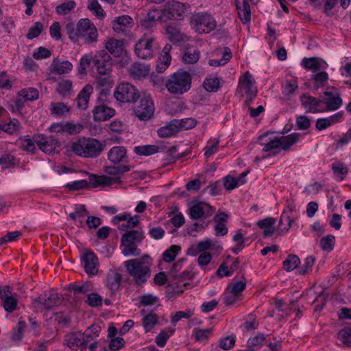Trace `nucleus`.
<instances>
[{
  "label": "nucleus",
  "instance_id": "obj_29",
  "mask_svg": "<svg viewBox=\"0 0 351 351\" xmlns=\"http://www.w3.org/2000/svg\"><path fill=\"white\" fill-rule=\"evenodd\" d=\"M130 74L134 79L139 80L148 75L149 69L143 64L136 62L131 65Z\"/></svg>",
  "mask_w": 351,
  "mask_h": 351
},
{
  "label": "nucleus",
  "instance_id": "obj_30",
  "mask_svg": "<svg viewBox=\"0 0 351 351\" xmlns=\"http://www.w3.org/2000/svg\"><path fill=\"white\" fill-rule=\"evenodd\" d=\"M123 40L110 39L106 44V48L108 51L115 57L121 56L123 51Z\"/></svg>",
  "mask_w": 351,
  "mask_h": 351
},
{
  "label": "nucleus",
  "instance_id": "obj_23",
  "mask_svg": "<svg viewBox=\"0 0 351 351\" xmlns=\"http://www.w3.org/2000/svg\"><path fill=\"white\" fill-rule=\"evenodd\" d=\"M183 128H189V127H185L183 122L174 119L167 125L158 129V134L160 137H169L175 134Z\"/></svg>",
  "mask_w": 351,
  "mask_h": 351
},
{
  "label": "nucleus",
  "instance_id": "obj_58",
  "mask_svg": "<svg viewBox=\"0 0 351 351\" xmlns=\"http://www.w3.org/2000/svg\"><path fill=\"white\" fill-rule=\"evenodd\" d=\"M335 244V237L328 235L320 240V245L322 250L330 252L333 249Z\"/></svg>",
  "mask_w": 351,
  "mask_h": 351
},
{
  "label": "nucleus",
  "instance_id": "obj_19",
  "mask_svg": "<svg viewBox=\"0 0 351 351\" xmlns=\"http://www.w3.org/2000/svg\"><path fill=\"white\" fill-rule=\"evenodd\" d=\"M84 263V270L90 275H95L97 273L98 259L97 256L90 250H86L82 256Z\"/></svg>",
  "mask_w": 351,
  "mask_h": 351
},
{
  "label": "nucleus",
  "instance_id": "obj_38",
  "mask_svg": "<svg viewBox=\"0 0 351 351\" xmlns=\"http://www.w3.org/2000/svg\"><path fill=\"white\" fill-rule=\"evenodd\" d=\"M159 147L154 145L136 146L134 152L138 156H150L158 152Z\"/></svg>",
  "mask_w": 351,
  "mask_h": 351
},
{
  "label": "nucleus",
  "instance_id": "obj_45",
  "mask_svg": "<svg viewBox=\"0 0 351 351\" xmlns=\"http://www.w3.org/2000/svg\"><path fill=\"white\" fill-rule=\"evenodd\" d=\"M21 128L22 127L19 121L16 119H13L8 124L2 125V130L9 134H13L18 132Z\"/></svg>",
  "mask_w": 351,
  "mask_h": 351
},
{
  "label": "nucleus",
  "instance_id": "obj_50",
  "mask_svg": "<svg viewBox=\"0 0 351 351\" xmlns=\"http://www.w3.org/2000/svg\"><path fill=\"white\" fill-rule=\"evenodd\" d=\"M75 5L76 3L74 1H67L56 7V12L60 15H66L69 14Z\"/></svg>",
  "mask_w": 351,
  "mask_h": 351
},
{
  "label": "nucleus",
  "instance_id": "obj_25",
  "mask_svg": "<svg viewBox=\"0 0 351 351\" xmlns=\"http://www.w3.org/2000/svg\"><path fill=\"white\" fill-rule=\"evenodd\" d=\"M101 332V327L97 324H93L89 326L84 333H82V343L84 348H86V345L90 341L98 337Z\"/></svg>",
  "mask_w": 351,
  "mask_h": 351
},
{
  "label": "nucleus",
  "instance_id": "obj_9",
  "mask_svg": "<svg viewBox=\"0 0 351 351\" xmlns=\"http://www.w3.org/2000/svg\"><path fill=\"white\" fill-rule=\"evenodd\" d=\"M184 10L182 3L178 1H169L165 4V8L160 12L158 19L164 23L170 20H178L182 16Z\"/></svg>",
  "mask_w": 351,
  "mask_h": 351
},
{
  "label": "nucleus",
  "instance_id": "obj_36",
  "mask_svg": "<svg viewBox=\"0 0 351 351\" xmlns=\"http://www.w3.org/2000/svg\"><path fill=\"white\" fill-rule=\"evenodd\" d=\"M144 233L142 230H134L125 232L123 234L121 239L128 240L130 242L141 243L144 239Z\"/></svg>",
  "mask_w": 351,
  "mask_h": 351
},
{
  "label": "nucleus",
  "instance_id": "obj_59",
  "mask_svg": "<svg viewBox=\"0 0 351 351\" xmlns=\"http://www.w3.org/2000/svg\"><path fill=\"white\" fill-rule=\"evenodd\" d=\"M43 30V23L40 22H36L34 25L29 29L26 37L30 40L36 38L40 34Z\"/></svg>",
  "mask_w": 351,
  "mask_h": 351
},
{
  "label": "nucleus",
  "instance_id": "obj_28",
  "mask_svg": "<svg viewBox=\"0 0 351 351\" xmlns=\"http://www.w3.org/2000/svg\"><path fill=\"white\" fill-rule=\"evenodd\" d=\"M342 118V114L339 112L328 118L318 119L316 121L315 128L321 131L326 129L332 124L337 123Z\"/></svg>",
  "mask_w": 351,
  "mask_h": 351
},
{
  "label": "nucleus",
  "instance_id": "obj_54",
  "mask_svg": "<svg viewBox=\"0 0 351 351\" xmlns=\"http://www.w3.org/2000/svg\"><path fill=\"white\" fill-rule=\"evenodd\" d=\"M158 322V317L154 313H149L143 319V324L146 330H152Z\"/></svg>",
  "mask_w": 351,
  "mask_h": 351
},
{
  "label": "nucleus",
  "instance_id": "obj_37",
  "mask_svg": "<svg viewBox=\"0 0 351 351\" xmlns=\"http://www.w3.org/2000/svg\"><path fill=\"white\" fill-rule=\"evenodd\" d=\"M300 134L293 133L288 136L279 138L280 147L284 150H288L291 145L295 144L299 139Z\"/></svg>",
  "mask_w": 351,
  "mask_h": 351
},
{
  "label": "nucleus",
  "instance_id": "obj_13",
  "mask_svg": "<svg viewBox=\"0 0 351 351\" xmlns=\"http://www.w3.org/2000/svg\"><path fill=\"white\" fill-rule=\"evenodd\" d=\"M320 99L322 101L323 112L337 110L343 102L339 93L330 91H325L323 98Z\"/></svg>",
  "mask_w": 351,
  "mask_h": 351
},
{
  "label": "nucleus",
  "instance_id": "obj_18",
  "mask_svg": "<svg viewBox=\"0 0 351 351\" xmlns=\"http://www.w3.org/2000/svg\"><path fill=\"white\" fill-rule=\"evenodd\" d=\"M255 82L249 71H246L245 74L239 78L237 91L245 90L246 95L256 97L257 95V88L254 86Z\"/></svg>",
  "mask_w": 351,
  "mask_h": 351
},
{
  "label": "nucleus",
  "instance_id": "obj_11",
  "mask_svg": "<svg viewBox=\"0 0 351 351\" xmlns=\"http://www.w3.org/2000/svg\"><path fill=\"white\" fill-rule=\"evenodd\" d=\"M93 62L100 75H107L112 70V60L104 50L99 51L93 58Z\"/></svg>",
  "mask_w": 351,
  "mask_h": 351
},
{
  "label": "nucleus",
  "instance_id": "obj_24",
  "mask_svg": "<svg viewBox=\"0 0 351 351\" xmlns=\"http://www.w3.org/2000/svg\"><path fill=\"white\" fill-rule=\"evenodd\" d=\"M93 92V87L86 84L79 93L77 97V106L80 110H86L88 108L90 96Z\"/></svg>",
  "mask_w": 351,
  "mask_h": 351
},
{
  "label": "nucleus",
  "instance_id": "obj_10",
  "mask_svg": "<svg viewBox=\"0 0 351 351\" xmlns=\"http://www.w3.org/2000/svg\"><path fill=\"white\" fill-rule=\"evenodd\" d=\"M193 20L195 31L200 34L210 33L217 25L215 19L206 12L194 14Z\"/></svg>",
  "mask_w": 351,
  "mask_h": 351
},
{
  "label": "nucleus",
  "instance_id": "obj_60",
  "mask_svg": "<svg viewBox=\"0 0 351 351\" xmlns=\"http://www.w3.org/2000/svg\"><path fill=\"white\" fill-rule=\"evenodd\" d=\"M235 344V336H228L220 339L219 346L223 350H228L234 347Z\"/></svg>",
  "mask_w": 351,
  "mask_h": 351
},
{
  "label": "nucleus",
  "instance_id": "obj_35",
  "mask_svg": "<svg viewBox=\"0 0 351 351\" xmlns=\"http://www.w3.org/2000/svg\"><path fill=\"white\" fill-rule=\"evenodd\" d=\"M166 32L168 39L175 43L183 42L186 37L184 34L180 32L179 29L171 25L167 27Z\"/></svg>",
  "mask_w": 351,
  "mask_h": 351
},
{
  "label": "nucleus",
  "instance_id": "obj_4",
  "mask_svg": "<svg viewBox=\"0 0 351 351\" xmlns=\"http://www.w3.org/2000/svg\"><path fill=\"white\" fill-rule=\"evenodd\" d=\"M192 77L189 73L179 70L173 73L165 82L167 90L173 95H182L191 86Z\"/></svg>",
  "mask_w": 351,
  "mask_h": 351
},
{
  "label": "nucleus",
  "instance_id": "obj_5",
  "mask_svg": "<svg viewBox=\"0 0 351 351\" xmlns=\"http://www.w3.org/2000/svg\"><path fill=\"white\" fill-rule=\"evenodd\" d=\"M159 49L156 38L148 34H144L136 43L134 52L136 56L143 60H149L154 57Z\"/></svg>",
  "mask_w": 351,
  "mask_h": 351
},
{
  "label": "nucleus",
  "instance_id": "obj_3",
  "mask_svg": "<svg viewBox=\"0 0 351 351\" xmlns=\"http://www.w3.org/2000/svg\"><path fill=\"white\" fill-rule=\"evenodd\" d=\"M105 144L92 138H79L71 144V150L84 158H96L103 152Z\"/></svg>",
  "mask_w": 351,
  "mask_h": 351
},
{
  "label": "nucleus",
  "instance_id": "obj_64",
  "mask_svg": "<svg viewBox=\"0 0 351 351\" xmlns=\"http://www.w3.org/2000/svg\"><path fill=\"white\" fill-rule=\"evenodd\" d=\"M333 169L334 173L336 176H337L341 180H343L345 176L348 173V169L346 167H344L343 164L337 163L334 164L332 167Z\"/></svg>",
  "mask_w": 351,
  "mask_h": 351
},
{
  "label": "nucleus",
  "instance_id": "obj_49",
  "mask_svg": "<svg viewBox=\"0 0 351 351\" xmlns=\"http://www.w3.org/2000/svg\"><path fill=\"white\" fill-rule=\"evenodd\" d=\"M314 88L318 90L319 88L324 86L328 80V73L325 71H322L313 75Z\"/></svg>",
  "mask_w": 351,
  "mask_h": 351
},
{
  "label": "nucleus",
  "instance_id": "obj_61",
  "mask_svg": "<svg viewBox=\"0 0 351 351\" xmlns=\"http://www.w3.org/2000/svg\"><path fill=\"white\" fill-rule=\"evenodd\" d=\"M72 88V82L66 80L58 83L57 91L62 95H66L70 93Z\"/></svg>",
  "mask_w": 351,
  "mask_h": 351
},
{
  "label": "nucleus",
  "instance_id": "obj_62",
  "mask_svg": "<svg viewBox=\"0 0 351 351\" xmlns=\"http://www.w3.org/2000/svg\"><path fill=\"white\" fill-rule=\"evenodd\" d=\"M266 341V338L263 334H258L254 337L250 339L247 341V348H254L256 346H261L264 342Z\"/></svg>",
  "mask_w": 351,
  "mask_h": 351
},
{
  "label": "nucleus",
  "instance_id": "obj_47",
  "mask_svg": "<svg viewBox=\"0 0 351 351\" xmlns=\"http://www.w3.org/2000/svg\"><path fill=\"white\" fill-rule=\"evenodd\" d=\"M242 278L245 280L244 276H242ZM246 287L245 280L237 281L232 283L228 285L227 290L230 291V292L233 294L234 296H238L239 294L243 291Z\"/></svg>",
  "mask_w": 351,
  "mask_h": 351
},
{
  "label": "nucleus",
  "instance_id": "obj_15",
  "mask_svg": "<svg viewBox=\"0 0 351 351\" xmlns=\"http://www.w3.org/2000/svg\"><path fill=\"white\" fill-rule=\"evenodd\" d=\"M93 119L96 121H105L115 114V110L101 103L100 97L98 98L97 105L93 110Z\"/></svg>",
  "mask_w": 351,
  "mask_h": 351
},
{
  "label": "nucleus",
  "instance_id": "obj_57",
  "mask_svg": "<svg viewBox=\"0 0 351 351\" xmlns=\"http://www.w3.org/2000/svg\"><path fill=\"white\" fill-rule=\"evenodd\" d=\"M212 329H199L195 328L193 329V335L195 337V339L197 341H202L207 340L208 335L211 333Z\"/></svg>",
  "mask_w": 351,
  "mask_h": 351
},
{
  "label": "nucleus",
  "instance_id": "obj_43",
  "mask_svg": "<svg viewBox=\"0 0 351 351\" xmlns=\"http://www.w3.org/2000/svg\"><path fill=\"white\" fill-rule=\"evenodd\" d=\"M300 263L299 257L294 254H289L283 262V267L286 271H290L295 269Z\"/></svg>",
  "mask_w": 351,
  "mask_h": 351
},
{
  "label": "nucleus",
  "instance_id": "obj_34",
  "mask_svg": "<svg viewBox=\"0 0 351 351\" xmlns=\"http://www.w3.org/2000/svg\"><path fill=\"white\" fill-rule=\"evenodd\" d=\"M121 247L122 253L125 256L130 255L138 256L141 253L135 243L130 242L126 239H121Z\"/></svg>",
  "mask_w": 351,
  "mask_h": 351
},
{
  "label": "nucleus",
  "instance_id": "obj_16",
  "mask_svg": "<svg viewBox=\"0 0 351 351\" xmlns=\"http://www.w3.org/2000/svg\"><path fill=\"white\" fill-rule=\"evenodd\" d=\"M34 140L39 149L47 154L54 152L57 146L60 145L57 140L43 134H34Z\"/></svg>",
  "mask_w": 351,
  "mask_h": 351
},
{
  "label": "nucleus",
  "instance_id": "obj_17",
  "mask_svg": "<svg viewBox=\"0 0 351 351\" xmlns=\"http://www.w3.org/2000/svg\"><path fill=\"white\" fill-rule=\"evenodd\" d=\"M0 299L5 311L12 313L16 310L18 300L13 295L9 286H4L0 289Z\"/></svg>",
  "mask_w": 351,
  "mask_h": 351
},
{
  "label": "nucleus",
  "instance_id": "obj_14",
  "mask_svg": "<svg viewBox=\"0 0 351 351\" xmlns=\"http://www.w3.org/2000/svg\"><path fill=\"white\" fill-rule=\"evenodd\" d=\"M133 25V20L128 15H123L117 17L112 22V27L117 34L127 36L129 34Z\"/></svg>",
  "mask_w": 351,
  "mask_h": 351
},
{
  "label": "nucleus",
  "instance_id": "obj_51",
  "mask_svg": "<svg viewBox=\"0 0 351 351\" xmlns=\"http://www.w3.org/2000/svg\"><path fill=\"white\" fill-rule=\"evenodd\" d=\"M19 95L25 101H34L38 98V91L34 88L23 89L20 91Z\"/></svg>",
  "mask_w": 351,
  "mask_h": 351
},
{
  "label": "nucleus",
  "instance_id": "obj_53",
  "mask_svg": "<svg viewBox=\"0 0 351 351\" xmlns=\"http://www.w3.org/2000/svg\"><path fill=\"white\" fill-rule=\"evenodd\" d=\"M338 339L345 345L351 347V328H344L338 332Z\"/></svg>",
  "mask_w": 351,
  "mask_h": 351
},
{
  "label": "nucleus",
  "instance_id": "obj_55",
  "mask_svg": "<svg viewBox=\"0 0 351 351\" xmlns=\"http://www.w3.org/2000/svg\"><path fill=\"white\" fill-rule=\"evenodd\" d=\"M203 85L207 91L216 92L219 88V81L217 77L206 78Z\"/></svg>",
  "mask_w": 351,
  "mask_h": 351
},
{
  "label": "nucleus",
  "instance_id": "obj_20",
  "mask_svg": "<svg viewBox=\"0 0 351 351\" xmlns=\"http://www.w3.org/2000/svg\"><path fill=\"white\" fill-rule=\"evenodd\" d=\"M300 100L303 107L306 109V112H323L322 101L320 99L303 95L300 97Z\"/></svg>",
  "mask_w": 351,
  "mask_h": 351
},
{
  "label": "nucleus",
  "instance_id": "obj_63",
  "mask_svg": "<svg viewBox=\"0 0 351 351\" xmlns=\"http://www.w3.org/2000/svg\"><path fill=\"white\" fill-rule=\"evenodd\" d=\"M102 298L97 293H90L87 296V303L90 306H100L102 304Z\"/></svg>",
  "mask_w": 351,
  "mask_h": 351
},
{
  "label": "nucleus",
  "instance_id": "obj_1",
  "mask_svg": "<svg viewBox=\"0 0 351 351\" xmlns=\"http://www.w3.org/2000/svg\"><path fill=\"white\" fill-rule=\"evenodd\" d=\"M65 29L69 38L74 42L79 38L84 40L86 43H92L97 40V28L88 19H80L76 25L73 23H68Z\"/></svg>",
  "mask_w": 351,
  "mask_h": 351
},
{
  "label": "nucleus",
  "instance_id": "obj_40",
  "mask_svg": "<svg viewBox=\"0 0 351 351\" xmlns=\"http://www.w3.org/2000/svg\"><path fill=\"white\" fill-rule=\"evenodd\" d=\"M286 215L287 211H284L280 219L277 230L278 231V235H281L287 232L291 226V223L293 221L292 219H290L289 216H286Z\"/></svg>",
  "mask_w": 351,
  "mask_h": 351
},
{
  "label": "nucleus",
  "instance_id": "obj_26",
  "mask_svg": "<svg viewBox=\"0 0 351 351\" xmlns=\"http://www.w3.org/2000/svg\"><path fill=\"white\" fill-rule=\"evenodd\" d=\"M121 280L122 276L121 274L115 270L110 271L107 275L106 285L112 292L114 293L119 289Z\"/></svg>",
  "mask_w": 351,
  "mask_h": 351
},
{
  "label": "nucleus",
  "instance_id": "obj_48",
  "mask_svg": "<svg viewBox=\"0 0 351 351\" xmlns=\"http://www.w3.org/2000/svg\"><path fill=\"white\" fill-rule=\"evenodd\" d=\"M181 248L179 245H172L169 249L165 251L162 255V258L165 262H172L177 256Z\"/></svg>",
  "mask_w": 351,
  "mask_h": 351
},
{
  "label": "nucleus",
  "instance_id": "obj_31",
  "mask_svg": "<svg viewBox=\"0 0 351 351\" xmlns=\"http://www.w3.org/2000/svg\"><path fill=\"white\" fill-rule=\"evenodd\" d=\"M158 16H160V11L151 10L141 20V26L147 29L152 28L156 25V21L159 20Z\"/></svg>",
  "mask_w": 351,
  "mask_h": 351
},
{
  "label": "nucleus",
  "instance_id": "obj_52",
  "mask_svg": "<svg viewBox=\"0 0 351 351\" xmlns=\"http://www.w3.org/2000/svg\"><path fill=\"white\" fill-rule=\"evenodd\" d=\"M87 8L98 18H103L104 16V10L97 0H88Z\"/></svg>",
  "mask_w": 351,
  "mask_h": 351
},
{
  "label": "nucleus",
  "instance_id": "obj_44",
  "mask_svg": "<svg viewBox=\"0 0 351 351\" xmlns=\"http://www.w3.org/2000/svg\"><path fill=\"white\" fill-rule=\"evenodd\" d=\"M92 284L86 282L82 285H70L69 290L74 294H85L92 290Z\"/></svg>",
  "mask_w": 351,
  "mask_h": 351
},
{
  "label": "nucleus",
  "instance_id": "obj_6",
  "mask_svg": "<svg viewBox=\"0 0 351 351\" xmlns=\"http://www.w3.org/2000/svg\"><path fill=\"white\" fill-rule=\"evenodd\" d=\"M62 301L61 296L57 293L48 292L34 299L32 308L35 312L42 311L44 309L49 310L60 305Z\"/></svg>",
  "mask_w": 351,
  "mask_h": 351
},
{
  "label": "nucleus",
  "instance_id": "obj_56",
  "mask_svg": "<svg viewBox=\"0 0 351 351\" xmlns=\"http://www.w3.org/2000/svg\"><path fill=\"white\" fill-rule=\"evenodd\" d=\"M173 329H169L168 332L162 330L155 339L156 343L161 348L164 347L168 339L173 335Z\"/></svg>",
  "mask_w": 351,
  "mask_h": 351
},
{
  "label": "nucleus",
  "instance_id": "obj_46",
  "mask_svg": "<svg viewBox=\"0 0 351 351\" xmlns=\"http://www.w3.org/2000/svg\"><path fill=\"white\" fill-rule=\"evenodd\" d=\"M232 54L230 49L228 47H225L223 57L219 60H210L209 65L213 66L224 65L230 60Z\"/></svg>",
  "mask_w": 351,
  "mask_h": 351
},
{
  "label": "nucleus",
  "instance_id": "obj_8",
  "mask_svg": "<svg viewBox=\"0 0 351 351\" xmlns=\"http://www.w3.org/2000/svg\"><path fill=\"white\" fill-rule=\"evenodd\" d=\"M139 99V102L133 109V113L139 120L147 121L154 115V102L149 95L141 96Z\"/></svg>",
  "mask_w": 351,
  "mask_h": 351
},
{
  "label": "nucleus",
  "instance_id": "obj_32",
  "mask_svg": "<svg viewBox=\"0 0 351 351\" xmlns=\"http://www.w3.org/2000/svg\"><path fill=\"white\" fill-rule=\"evenodd\" d=\"M50 110L52 115L64 117L70 112L71 108L62 102H52L50 105Z\"/></svg>",
  "mask_w": 351,
  "mask_h": 351
},
{
  "label": "nucleus",
  "instance_id": "obj_2",
  "mask_svg": "<svg viewBox=\"0 0 351 351\" xmlns=\"http://www.w3.org/2000/svg\"><path fill=\"white\" fill-rule=\"evenodd\" d=\"M124 266L138 286L145 284L151 276L150 263L145 261L144 257L126 261Z\"/></svg>",
  "mask_w": 351,
  "mask_h": 351
},
{
  "label": "nucleus",
  "instance_id": "obj_12",
  "mask_svg": "<svg viewBox=\"0 0 351 351\" xmlns=\"http://www.w3.org/2000/svg\"><path fill=\"white\" fill-rule=\"evenodd\" d=\"M214 213L213 207L205 202H197L193 204L189 209V215L191 219L197 220L201 218H206Z\"/></svg>",
  "mask_w": 351,
  "mask_h": 351
},
{
  "label": "nucleus",
  "instance_id": "obj_27",
  "mask_svg": "<svg viewBox=\"0 0 351 351\" xmlns=\"http://www.w3.org/2000/svg\"><path fill=\"white\" fill-rule=\"evenodd\" d=\"M82 336V335L80 332L67 334L64 337V343L71 349L79 346L84 348Z\"/></svg>",
  "mask_w": 351,
  "mask_h": 351
},
{
  "label": "nucleus",
  "instance_id": "obj_39",
  "mask_svg": "<svg viewBox=\"0 0 351 351\" xmlns=\"http://www.w3.org/2000/svg\"><path fill=\"white\" fill-rule=\"evenodd\" d=\"M52 65L53 66L54 71L60 75L68 73L73 68V65L70 62L63 61L62 62H59L56 59L53 60Z\"/></svg>",
  "mask_w": 351,
  "mask_h": 351
},
{
  "label": "nucleus",
  "instance_id": "obj_42",
  "mask_svg": "<svg viewBox=\"0 0 351 351\" xmlns=\"http://www.w3.org/2000/svg\"><path fill=\"white\" fill-rule=\"evenodd\" d=\"M322 60L319 58H304L302 61V65L308 70H318L321 68Z\"/></svg>",
  "mask_w": 351,
  "mask_h": 351
},
{
  "label": "nucleus",
  "instance_id": "obj_21",
  "mask_svg": "<svg viewBox=\"0 0 351 351\" xmlns=\"http://www.w3.org/2000/svg\"><path fill=\"white\" fill-rule=\"evenodd\" d=\"M108 160L114 165L128 162L127 149L123 146H114L108 152Z\"/></svg>",
  "mask_w": 351,
  "mask_h": 351
},
{
  "label": "nucleus",
  "instance_id": "obj_7",
  "mask_svg": "<svg viewBox=\"0 0 351 351\" xmlns=\"http://www.w3.org/2000/svg\"><path fill=\"white\" fill-rule=\"evenodd\" d=\"M114 96L117 101L123 103H135L141 97L138 90L130 83L119 84Z\"/></svg>",
  "mask_w": 351,
  "mask_h": 351
},
{
  "label": "nucleus",
  "instance_id": "obj_22",
  "mask_svg": "<svg viewBox=\"0 0 351 351\" xmlns=\"http://www.w3.org/2000/svg\"><path fill=\"white\" fill-rule=\"evenodd\" d=\"M119 182H121L120 177L112 178L106 175L97 176L96 174L89 176V183L93 187L108 186Z\"/></svg>",
  "mask_w": 351,
  "mask_h": 351
},
{
  "label": "nucleus",
  "instance_id": "obj_33",
  "mask_svg": "<svg viewBox=\"0 0 351 351\" xmlns=\"http://www.w3.org/2000/svg\"><path fill=\"white\" fill-rule=\"evenodd\" d=\"M200 51L196 47H187L182 55V60L186 64H194L199 58Z\"/></svg>",
  "mask_w": 351,
  "mask_h": 351
},
{
  "label": "nucleus",
  "instance_id": "obj_41",
  "mask_svg": "<svg viewBox=\"0 0 351 351\" xmlns=\"http://www.w3.org/2000/svg\"><path fill=\"white\" fill-rule=\"evenodd\" d=\"M261 145L263 146L264 152H269L273 151L272 155H276L280 151V141H279V138H275L267 143H261Z\"/></svg>",
  "mask_w": 351,
  "mask_h": 351
}]
</instances>
